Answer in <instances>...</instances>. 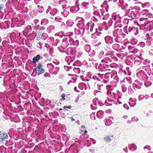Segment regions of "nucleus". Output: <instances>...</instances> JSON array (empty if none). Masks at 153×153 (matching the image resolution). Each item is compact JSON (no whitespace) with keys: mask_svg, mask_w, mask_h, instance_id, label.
<instances>
[{"mask_svg":"<svg viewBox=\"0 0 153 153\" xmlns=\"http://www.w3.org/2000/svg\"><path fill=\"white\" fill-rule=\"evenodd\" d=\"M103 112L102 111H98L97 114V117L99 118H101L103 114Z\"/></svg>","mask_w":153,"mask_h":153,"instance_id":"f3484780","label":"nucleus"},{"mask_svg":"<svg viewBox=\"0 0 153 153\" xmlns=\"http://www.w3.org/2000/svg\"><path fill=\"white\" fill-rule=\"evenodd\" d=\"M75 32L77 35H79L81 33V30L79 29H75Z\"/></svg>","mask_w":153,"mask_h":153,"instance_id":"79ce46f5","label":"nucleus"},{"mask_svg":"<svg viewBox=\"0 0 153 153\" xmlns=\"http://www.w3.org/2000/svg\"><path fill=\"white\" fill-rule=\"evenodd\" d=\"M77 25L79 29L82 30L85 29L84 21H82L78 23Z\"/></svg>","mask_w":153,"mask_h":153,"instance_id":"0eeeda50","label":"nucleus"},{"mask_svg":"<svg viewBox=\"0 0 153 153\" xmlns=\"http://www.w3.org/2000/svg\"><path fill=\"white\" fill-rule=\"evenodd\" d=\"M113 136H108L105 137L104 138L105 140L107 142H110L113 139Z\"/></svg>","mask_w":153,"mask_h":153,"instance_id":"4468645a","label":"nucleus"},{"mask_svg":"<svg viewBox=\"0 0 153 153\" xmlns=\"http://www.w3.org/2000/svg\"><path fill=\"white\" fill-rule=\"evenodd\" d=\"M35 71H36V74H37L38 75L42 74L45 72L43 68V66L41 64H38L36 70L35 69Z\"/></svg>","mask_w":153,"mask_h":153,"instance_id":"7ed1b4c3","label":"nucleus"},{"mask_svg":"<svg viewBox=\"0 0 153 153\" xmlns=\"http://www.w3.org/2000/svg\"><path fill=\"white\" fill-rule=\"evenodd\" d=\"M44 76L45 77H47L49 76V75L48 73H45L44 74Z\"/></svg>","mask_w":153,"mask_h":153,"instance_id":"052dcab7","label":"nucleus"},{"mask_svg":"<svg viewBox=\"0 0 153 153\" xmlns=\"http://www.w3.org/2000/svg\"><path fill=\"white\" fill-rule=\"evenodd\" d=\"M82 5L85 7H88V6L89 5V3L87 2H84L82 3Z\"/></svg>","mask_w":153,"mask_h":153,"instance_id":"09e8293b","label":"nucleus"},{"mask_svg":"<svg viewBox=\"0 0 153 153\" xmlns=\"http://www.w3.org/2000/svg\"><path fill=\"white\" fill-rule=\"evenodd\" d=\"M96 76L97 77L98 80L100 81V79H102L103 77V75L100 74H96Z\"/></svg>","mask_w":153,"mask_h":153,"instance_id":"c756f323","label":"nucleus"},{"mask_svg":"<svg viewBox=\"0 0 153 153\" xmlns=\"http://www.w3.org/2000/svg\"><path fill=\"white\" fill-rule=\"evenodd\" d=\"M94 15L92 18L93 20L95 22H97L99 19H100V16L99 15V13L97 12H94L93 13Z\"/></svg>","mask_w":153,"mask_h":153,"instance_id":"39448f33","label":"nucleus"},{"mask_svg":"<svg viewBox=\"0 0 153 153\" xmlns=\"http://www.w3.org/2000/svg\"><path fill=\"white\" fill-rule=\"evenodd\" d=\"M139 45L142 47H143L144 46L145 44L143 42H141L139 44Z\"/></svg>","mask_w":153,"mask_h":153,"instance_id":"bf43d9fd","label":"nucleus"},{"mask_svg":"<svg viewBox=\"0 0 153 153\" xmlns=\"http://www.w3.org/2000/svg\"><path fill=\"white\" fill-rule=\"evenodd\" d=\"M111 78L113 79L115 82H117L119 80V78L118 77L117 74L116 73H114L111 75Z\"/></svg>","mask_w":153,"mask_h":153,"instance_id":"f8f14e48","label":"nucleus"},{"mask_svg":"<svg viewBox=\"0 0 153 153\" xmlns=\"http://www.w3.org/2000/svg\"><path fill=\"white\" fill-rule=\"evenodd\" d=\"M84 49L88 53L91 50L90 46L88 45H85L84 46Z\"/></svg>","mask_w":153,"mask_h":153,"instance_id":"4be33fe9","label":"nucleus"},{"mask_svg":"<svg viewBox=\"0 0 153 153\" xmlns=\"http://www.w3.org/2000/svg\"><path fill=\"white\" fill-rule=\"evenodd\" d=\"M47 67L49 69V71L50 72V70L52 69L54 67V66L51 63L48 64L47 65Z\"/></svg>","mask_w":153,"mask_h":153,"instance_id":"393cba45","label":"nucleus"},{"mask_svg":"<svg viewBox=\"0 0 153 153\" xmlns=\"http://www.w3.org/2000/svg\"><path fill=\"white\" fill-rule=\"evenodd\" d=\"M98 33H96L92 34L91 37L94 39H95L97 38V36H98Z\"/></svg>","mask_w":153,"mask_h":153,"instance_id":"37998d69","label":"nucleus"},{"mask_svg":"<svg viewBox=\"0 0 153 153\" xmlns=\"http://www.w3.org/2000/svg\"><path fill=\"white\" fill-rule=\"evenodd\" d=\"M85 85V84L80 83L78 85L79 88L80 90H82L83 89V86Z\"/></svg>","mask_w":153,"mask_h":153,"instance_id":"c9c22d12","label":"nucleus"},{"mask_svg":"<svg viewBox=\"0 0 153 153\" xmlns=\"http://www.w3.org/2000/svg\"><path fill=\"white\" fill-rule=\"evenodd\" d=\"M127 15L130 17L133 18L136 17V15L132 10H129L127 13Z\"/></svg>","mask_w":153,"mask_h":153,"instance_id":"1a4fd4ad","label":"nucleus"},{"mask_svg":"<svg viewBox=\"0 0 153 153\" xmlns=\"http://www.w3.org/2000/svg\"><path fill=\"white\" fill-rule=\"evenodd\" d=\"M92 104H95L97 105V104H99V100L97 98H95L93 100Z\"/></svg>","mask_w":153,"mask_h":153,"instance_id":"2f4dec72","label":"nucleus"},{"mask_svg":"<svg viewBox=\"0 0 153 153\" xmlns=\"http://www.w3.org/2000/svg\"><path fill=\"white\" fill-rule=\"evenodd\" d=\"M113 100H105V103L106 105H112V101Z\"/></svg>","mask_w":153,"mask_h":153,"instance_id":"5701e85b","label":"nucleus"},{"mask_svg":"<svg viewBox=\"0 0 153 153\" xmlns=\"http://www.w3.org/2000/svg\"><path fill=\"white\" fill-rule=\"evenodd\" d=\"M113 59L110 56L109 57H106L104 59L102 60L101 63H104L106 64H111L112 62Z\"/></svg>","mask_w":153,"mask_h":153,"instance_id":"20e7f679","label":"nucleus"},{"mask_svg":"<svg viewBox=\"0 0 153 153\" xmlns=\"http://www.w3.org/2000/svg\"><path fill=\"white\" fill-rule=\"evenodd\" d=\"M38 7H39L38 11L39 13H42L44 11V8L42 6H40L39 5L37 6Z\"/></svg>","mask_w":153,"mask_h":153,"instance_id":"f704fd0d","label":"nucleus"},{"mask_svg":"<svg viewBox=\"0 0 153 153\" xmlns=\"http://www.w3.org/2000/svg\"><path fill=\"white\" fill-rule=\"evenodd\" d=\"M124 107L126 109L128 110L129 109V107L128 105L126 104H125L123 105Z\"/></svg>","mask_w":153,"mask_h":153,"instance_id":"4d7b16f0","label":"nucleus"},{"mask_svg":"<svg viewBox=\"0 0 153 153\" xmlns=\"http://www.w3.org/2000/svg\"><path fill=\"white\" fill-rule=\"evenodd\" d=\"M111 67H109L108 65L104 63H101L98 67L99 70L101 71H103L104 70L107 71H111Z\"/></svg>","mask_w":153,"mask_h":153,"instance_id":"f257e3e1","label":"nucleus"},{"mask_svg":"<svg viewBox=\"0 0 153 153\" xmlns=\"http://www.w3.org/2000/svg\"><path fill=\"white\" fill-rule=\"evenodd\" d=\"M149 4L148 2L144 3L142 4V6L143 7H149Z\"/></svg>","mask_w":153,"mask_h":153,"instance_id":"e433bc0d","label":"nucleus"},{"mask_svg":"<svg viewBox=\"0 0 153 153\" xmlns=\"http://www.w3.org/2000/svg\"><path fill=\"white\" fill-rule=\"evenodd\" d=\"M40 58V55L38 54L36 56L34 57L33 59V62L35 63L37 62L39 59Z\"/></svg>","mask_w":153,"mask_h":153,"instance_id":"a211bd4d","label":"nucleus"},{"mask_svg":"<svg viewBox=\"0 0 153 153\" xmlns=\"http://www.w3.org/2000/svg\"><path fill=\"white\" fill-rule=\"evenodd\" d=\"M3 6L2 5H0V12H1V10L3 9Z\"/></svg>","mask_w":153,"mask_h":153,"instance_id":"e2e57ef3","label":"nucleus"},{"mask_svg":"<svg viewBox=\"0 0 153 153\" xmlns=\"http://www.w3.org/2000/svg\"><path fill=\"white\" fill-rule=\"evenodd\" d=\"M64 69L66 71H69V68L67 66H65Z\"/></svg>","mask_w":153,"mask_h":153,"instance_id":"338daca9","label":"nucleus"},{"mask_svg":"<svg viewBox=\"0 0 153 153\" xmlns=\"http://www.w3.org/2000/svg\"><path fill=\"white\" fill-rule=\"evenodd\" d=\"M42 43L40 42H39V45H38V47L40 48H42Z\"/></svg>","mask_w":153,"mask_h":153,"instance_id":"13d9d810","label":"nucleus"},{"mask_svg":"<svg viewBox=\"0 0 153 153\" xmlns=\"http://www.w3.org/2000/svg\"><path fill=\"white\" fill-rule=\"evenodd\" d=\"M104 54V52L102 51H101L100 52V53L99 55V59H101L102 58V57L103 56V54Z\"/></svg>","mask_w":153,"mask_h":153,"instance_id":"58836bf2","label":"nucleus"},{"mask_svg":"<svg viewBox=\"0 0 153 153\" xmlns=\"http://www.w3.org/2000/svg\"><path fill=\"white\" fill-rule=\"evenodd\" d=\"M55 27L51 25L47 27V30L48 32L50 33L51 31H53Z\"/></svg>","mask_w":153,"mask_h":153,"instance_id":"aec40b11","label":"nucleus"},{"mask_svg":"<svg viewBox=\"0 0 153 153\" xmlns=\"http://www.w3.org/2000/svg\"><path fill=\"white\" fill-rule=\"evenodd\" d=\"M89 55L91 56H93L95 54V52L93 50H90L88 52Z\"/></svg>","mask_w":153,"mask_h":153,"instance_id":"c85d7f7f","label":"nucleus"},{"mask_svg":"<svg viewBox=\"0 0 153 153\" xmlns=\"http://www.w3.org/2000/svg\"><path fill=\"white\" fill-rule=\"evenodd\" d=\"M131 120L133 122H137L138 120V119L137 117H134L132 118Z\"/></svg>","mask_w":153,"mask_h":153,"instance_id":"de8ad7c7","label":"nucleus"},{"mask_svg":"<svg viewBox=\"0 0 153 153\" xmlns=\"http://www.w3.org/2000/svg\"><path fill=\"white\" fill-rule=\"evenodd\" d=\"M112 123V119L111 118H108L106 119L105 124L106 126H109Z\"/></svg>","mask_w":153,"mask_h":153,"instance_id":"9b49d317","label":"nucleus"},{"mask_svg":"<svg viewBox=\"0 0 153 153\" xmlns=\"http://www.w3.org/2000/svg\"><path fill=\"white\" fill-rule=\"evenodd\" d=\"M121 93L120 92H118L117 93V98L118 99V101L119 104H121L122 103V102L120 101V99L121 98Z\"/></svg>","mask_w":153,"mask_h":153,"instance_id":"a878e982","label":"nucleus"},{"mask_svg":"<svg viewBox=\"0 0 153 153\" xmlns=\"http://www.w3.org/2000/svg\"><path fill=\"white\" fill-rule=\"evenodd\" d=\"M59 68L56 65V66L55 67L54 66L52 69L50 70V72L52 74L56 75L59 71Z\"/></svg>","mask_w":153,"mask_h":153,"instance_id":"423d86ee","label":"nucleus"},{"mask_svg":"<svg viewBox=\"0 0 153 153\" xmlns=\"http://www.w3.org/2000/svg\"><path fill=\"white\" fill-rule=\"evenodd\" d=\"M48 23V20L47 19H44L42 20L41 24L42 25H45Z\"/></svg>","mask_w":153,"mask_h":153,"instance_id":"dca6fc26","label":"nucleus"},{"mask_svg":"<svg viewBox=\"0 0 153 153\" xmlns=\"http://www.w3.org/2000/svg\"><path fill=\"white\" fill-rule=\"evenodd\" d=\"M107 94L108 97V99L110 98L111 100H113V99H116L118 97L117 94L112 91L111 92L110 91H108L107 92Z\"/></svg>","mask_w":153,"mask_h":153,"instance_id":"f03ea898","label":"nucleus"},{"mask_svg":"<svg viewBox=\"0 0 153 153\" xmlns=\"http://www.w3.org/2000/svg\"><path fill=\"white\" fill-rule=\"evenodd\" d=\"M74 90L75 91L77 92H79V91L78 90H77V88L76 87H75L74 88Z\"/></svg>","mask_w":153,"mask_h":153,"instance_id":"680f3d73","label":"nucleus"},{"mask_svg":"<svg viewBox=\"0 0 153 153\" xmlns=\"http://www.w3.org/2000/svg\"><path fill=\"white\" fill-rule=\"evenodd\" d=\"M70 43L71 45H75L74 42L73 41V39L72 38H71V39L70 38Z\"/></svg>","mask_w":153,"mask_h":153,"instance_id":"864d4df0","label":"nucleus"},{"mask_svg":"<svg viewBox=\"0 0 153 153\" xmlns=\"http://www.w3.org/2000/svg\"><path fill=\"white\" fill-rule=\"evenodd\" d=\"M61 13L65 17H66L69 14V12L66 10H64V12H62Z\"/></svg>","mask_w":153,"mask_h":153,"instance_id":"72a5a7b5","label":"nucleus"},{"mask_svg":"<svg viewBox=\"0 0 153 153\" xmlns=\"http://www.w3.org/2000/svg\"><path fill=\"white\" fill-rule=\"evenodd\" d=\"M128 48L130 51L131 50V51H130L131 52H132L134 53H136L138 51V50L137 49H134V50H133V48H131V46H128Z\"/></svg>","mask_w":153,"mask_h":153,"instance_id":"bb28decb","label":"nucleus"},{"mask_svg":"<svg viewBox=\"0 0 153 153\" xmlns=\"http://www.w3.org/2000/svg\"><path fill=\"white\" fill-rule=\"evenodd\" d=\"M74 70L77 73H80V69L79 68H74Z\"/></svg>","mask_w":153,"mask_h":153,"instance_id":"603ef678","label":"nucleus"},{"mask_svg":"<svg viewBox=\"0 0 153 153\" xmlns=\"http://www.w3.org/2000/svg\"><path fill=\"white\" fill-rule=\"evenodd\" d=\"M106 42L108 44H111L113 42L112 38L109 36H107L105 38Z\"/></svg>","mask_w":153,"mask_h":153,"instance_id":"6e6552de","label":"nucleus"},{"mask_svg":"<svg viewBox=\"0 0 153 153\" xmlns=\"http://www.w3.org/2000/svg\"><path fill=\"white\" fill-rule=\"evenodd\" d=\"M61 97L63 100H65V94H62L61 95Z\"/></svg>","mask_w":153,"mask_h":153,"instance_id":"6e6d98bb","label":"nucleus"},{"mask_svg":"<svg viewBox=\"0 0 153 153\" xmlns=\"http://www.w3.org/2000/svg\"><path fill=\"white\" fill-rule=\"evenodd\" d=\"M124 151L126 152H127V148L126 147L123 149Z\"/></svg>","mask_w":153,"mask_h":153,"instance_id":"774afa93","label":"nucleus"},{"mask_svg":"<svg viewBox=\"0 0 153 153\" xmlns=\"http://www.w3.org/2000/svg\"><path fill=\"white\" fill-rule=\"evenodd\" d=\"M90 139H91V140H92V143H93V144H95V143H96V141L94 140V139H92V138H90Z\"/></svg>","mask_w":153,"mask_h":153,"instance_id":"0e129e2a","label":"nucleus"},{"mask_svg":"<svg viewBox=\"0 0 153 153\" xmlns=\"http://www.w3.org/2000/svg\"><path fill=\"white\" fill-rule=\"evenodd\" d=\"M129 149L131 150H134L136 149L137 146L134 144H132L129 147Z\"/></svg>","mask_w":153,"mask_h":153,"instance_id":"cd10ccee","label":"nucleus"},{"mask_svg":"<svg viewBox=\"0 0 153 153\" xmlns=\"http://www.w3.org/2000/svg\"><path fill=\"white\" fill-rule=\"evenodd\" d=\"M8 135L7 134H0V138L2 140H3L7 138Z\"/></svg>","mask_w":153,"mask_h":153,"instance_id":"412c9836","label":"nucleus"},{"mask_svg":"<svg viewBox=\"0 0 153 153\" xmlns=\"http://www.w3.org/2000/svg\"><path fill=\"white\" fill-rule=\"evenodd\" d=\"M94 26V24H92L88 27V29H90V31L91 32H92V31H93V28Z\"/></svg>","mask_w":153,"mask_h":153,"instance_id":"a19ab883","label":"nucleus"},{"mask_svg":"<svg viewBox=\"0 0 153 153\" xmlns=\"http://www.w3.org/2000/svg\"><path fill=\"white\" fill-rule=\"evenodd\" d=\"M120 31H119V30H116L114 32V36H118L119 35H120L119 33Z\"/></svg>","mask_w":153,"mask_h":153,"instance_id":"4c0bfd02","label":"nucleus"},{"mask_svg":"<svg viewBox=\"0 0 153 153\" xmlns=\"http://www.w3.org/2000/svg\"><path fill=\"white\" fill-rule=\"evenodd\" d=\"M66 24L69 27H71L74 24V23L71 20H68L66 22Z\"/></svg>","mask_w":153,"mask_h":153,"instance_id":"7c9ffc66","label":"nucleus"},{"mask_svg":"<svg viewBox=\"0 0 153 153\" xmlns=\"http://www.w3.org/2000/svg\"><path fill=\"white\" fill-rule=\"evenodd\" d=\"M119 47V45L117 44H115L112 45V47L115 50H117Z\"/></svg>","mask_w":153,"mask_h":153,"instance_id":"a18cd8bd","label":"nucleus"},{"mask_svg":"<svg viewBox=\"0 0 153 153\" xmlns=\"http://www.w3.org/2000/svg\"><path fill=\"white\" fill-rule=\"evenodd\" d=\"M122 87L123 91V92H125L127 90L126 87L125 86L123 85L122 86Z\"/></svg>","mask_w":153,"mask_h":153,"instance_id":"3c124183","label":"nucleus"},{"mask_svg":"<svg viewBox=\"0 0 153 153\" xmlns=\"http://www.w3.org/2000/svg\"><path fill=\"white\" fill-rule=\"evenodd\" d=\"M112 74H112L111 72H108L106 73L105 74V78L107 79V80H106V81H108L109 78L110 77L111 78V75H112Z\"/></svg>","mask_w":153,"mask_h":153,"instance_id":"2eb2a0df","label":"nucleus"},{"mask_svg":"<svg viewBox=\"0 0 153 153\" xmlns=\"http://www.w3.org/2000/svg\"><path fill=\"white\" fill-rule=\"evenodd\" d=\"M56 21L61 22L62 21V19L59 17H56L55 19Z\"/></svg>","mask_w":153,"mask_h":153,"instance_id":"ea45409f","label":"nucleus"},{"mask_svg":"<svg viewBox=\"0 0 153 153\" xmlns=\"http://www.w3.org/2000/svg\"><path fill=\"white\" fill-rule=\"evenodd\" d=\"M57 12V10L56 9H53L50 12V14L52 16L54 15Z\"/></svg>","mask_w":153,"mask_h":153,"instance_id":"473e14b6","label":"nucleus"},{"mask_svg":"<svg viewBox=\"0 0 153 153\" xmlns=\"http://www.w3.org/2000/svg\"><path fill=\"white\" fill-rule=\"evenodd\" d=\"M65 60L67 62L68 64L69 65L73 62L74 59L71 58L70 57L68 56L65 58Z\"/></svg>","mask_w":153,"mask_h":153,"instance_id":"ddd939ff","label":"nucleus"},{"mask_svg":"<svg viewBox=\"0 0 153 153\" xmlns=\"http://www.w3.org/2000/svg\"><path fill=\"white\" fill-rule=\"evenodd\" d=\"M38 34H39V36L41 35V39H45L48 37V35L46 33H44L41 34L39 32Z\"/></svg>","mask_w":153,"mask_h":153,"instance_id":"6ab92c4d","label":"nucleus"},{"mask_svg":"<svg viewBox=\"0 0 153 153\" xmlns=\"http://www.w3.org/2000/svg\"><path fill=\"white\" fill-rule=\"evenodd\" d=\"M132 100L131 98H130L129 99V103L131 107H134L136 104V102L134 101H131V100Z\"/></svg>","mask_w":153,"mask_h":153,"instance_id":"b1692460","label":"nucleus"},{"mask_svg":"<svg viewBox=\"0 0 153 153\" xmlns=\"http://www.w3.org/2000/svg\"><path fill=\"white\" fill-rule=\"evenodd\" d=\"M76 20L78 21V23L82 21H84V19L82 18L78 17L76 18Z\"/></svg>","mask_w":153,"mask_h":153,"instance_id":"49530a36","label":"nucleus"},{"mask_svg":"<svg viewBox=\"0 0 153 153\" xmlns=\"http://www.w3.org/2000/svg\"><path fill=\"white\" fill-rule=\"evenodd\" d=\"M111 85H108L106 86V88L108 90H111Z\"/></svg>","mask_w":153,"mask_h":153,"instance_id":"5fc2aeb1","label":"nucleus"},{"mask_svg":"<svg viewBox=\"0 0 153 153\" xmlns=\"http://www.w3.org/2000/svg\"><path fill=\"white\" fill-rule=\"evenodd\" d=\"M134 30L136 31V35H137L138 33V29L137 28H135Z\"/></svg>","mask_w":153,"mask_h":153,"instance_id":"69168bd1","label":"nucleus"},{"mask_svg":"<svg viewBox=\"0 0 153 153\" xmlns=\"http://www.w3.org/2000/svg\"><path fill=\"white\" fill-rule=\"evenodd\" d=\"M71 48H68L67 49V51H68L67 52V51L66 50H65V52H66V53L67 54H70V53H71Z\"/></svg>","mask_w":153,"mask_h":153,"instance_id":"8fccbe9b","label":"nucleus"},{"mask_svg":"<svg viewBox=\"0 0 153 153\" xmlns=\"http://www.w3.org/2000/svg\"><path fill=\"white\" fill-rule=\"evenodd\" d=\"M135 87L137 88L140 89L141 88V86L142 85V83L137 80H136L134 83Z\"/></svg>","mask_w":153,"mask_h":153,"instance_id":"9d476101","label":"nucleus"},{"mask_svg":"<svg viewBox=\"0 0 153 153\" xmlns=\"http://www.w3.org/2000/svg\"><path fill=\"white\" fill-rule=\"evenodd\" d=\"M91 108L93 110H95L97 108V105L95 104H91Z\"/></svg>","mask_w":153,"mask_h":153,"instance_id":"c03bdc74","label":"nucleus"}]
</instances>
